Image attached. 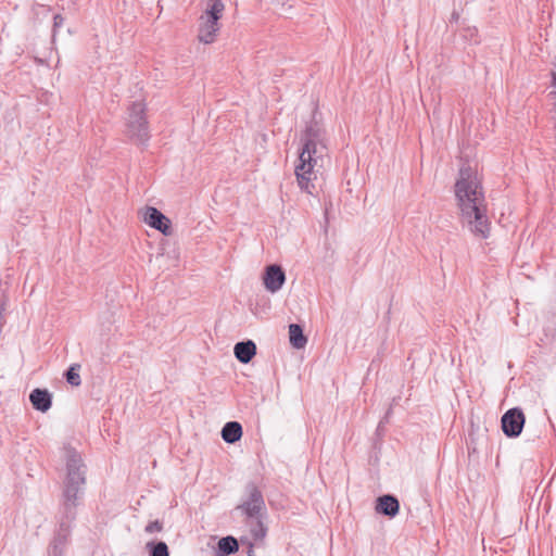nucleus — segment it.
Masks as SVG:
<instances>
[{
  "label": "nucleus",
  "mask_w": 556,
  "mask_h": 556,
  "mask_svg": "<svg viewBox=\"0 0 556 556\" xmlns=\"http://www.w3.org/2000/svg\"><path fill=\"white\" fill-rule=\"evenodd\" d=\"M66 476L63 481L59 509L55 515L56 530L50 542L48 556H64L65 546L83 504L86 485V465L80 454L71 445L64 446Z\"/></svg>",
  "instance_id": "1"
},
{
  "label": "nucleus",
  "mask_w": 556,
  "mask_h": 556,
  "mask_svg": "<svg viewBox=\"0 0 556 556\" xmlns=\"http://www.w3.org/2000/svg\"><path fill=\"white\" fill-rule=\"evenodd\" d=\"M454 192L462 225L467 226L476 237L489 238L491 223L486 215L482 186L470 165L459 168Z\"/></svg>",
  "instance_id": "2"
},
{
  "label": "nucleus",
  "mask_w": 556,
  "mask_h": 556,
  "mask_svg": "<svg viewBox=\"0 0 556 556\" xmlns=\"http://www.w3.org/2000/svg\"><path fill=\"white\" fill-rule=\"evenodd\" d=\"M125 126V135L130 141L147 146L150 139V130L143 103L132 102L130 104Z\"/></svg>",
  "instance_id": "3"
},
{
  "label": "nucleus",
  "mask_w": 556,
  "mask_h": 556,
  "mask_svg": "<svg viewBox=\"0 0 556 556\" xmlns=\"http://www.w3.org/2000/svg\"><path fill=\"white\" fill-rule=\"evenodd\" d=\"M301 140L303 144L300 154L303 156L316 157L319 151L326 149V130L317 121V110L313 112L311 121L306 124Z\"/></svg>",
  "instance_id": "4"
},
{
  "label": "nucleus",
  "mask_w": 556,
  "mask_h": 556,
  "mask_svg": "<svg viewBox=\"0 0 556 556\" xmlns=\"http://www.w3.org/2000/svg\"><path fill=\"white\" fill-rule=\"evenodd\" d=\"M245 519L267 517V508L263 492L255 482L250 481L244 486L241 503L236 507Z\"/></svg>",
  "instance_id": "5"
},
{
  "label": "nucleus",
  "mask_w": 556,
  "mask_h": 556,
  "mask_svg": "<svg viewBox=\"0 0 556 556\" xmlns=\"http://www.w3.org/2000/svg\"><path fill=\"white\" fill-rule=\"evenodd\" d=\"M526 415L520 407L507 409L501 417V429L506 438H518L525 427Z\"/></svg>",
  "instance_id": "6"
},
{
  "label": "nucleus",
  "mask_w": 556,
  "mask_h": 556,
  "mask_svg": "<svg viewBox=\"0 0 556 556\" xmlns=\"http://www.w3.org/2000/svg\"><path fill=\"white\" fill-rule=\"evenodd\" d=\"M316 164V157L303 156L299 154V164L295 166L296 181L302 191L313 194L315 185L311 181L309 175Z\"/></svg>",
  "instance_id": "7"
},
{
  "label": "nucleus",
  "mask_w": 556,
  "mask_h": 556,
  "mask_svg": "<svg viewBox=\"0 0 556 556\" xmlns=\"http://www.w3.org/2000/svg\"><path fill=\"white\" fill-rule=\"evenodd\" d=\"M143 222L151 228L159 230L164 236L172 235V222L160 210L153 206H147L143 213Z\"/></svg>",
  "instance_id": "8"
},
{
  "label": "nucleus",
  "mask_w": 556,
  "mask_h": 556,
  "mask_svg": "<svg viewBox=\"0 0 556 556\" xmlns=\"http://www.w3.org/2000/svg\"><path fill=\"white\" fill-rule=\"evenodd\" d=\"M286 282L285 269L278 264L267 265L263 274V283L267 291L275 293L279 291Z\"/></svg>",
  "instance_id": "9"
},
{
  "label": "nucleus",
  "mask_w": 556,
  "mask_h": 556,
  "mask_svg": "<svg viewBox=\"0 0 556 556\" xmlns=\"http://www.w3.org/2000/svg\"><path fill=\"white\" fill-rule=\"evenodd\" d=\"M375 509L377 514L394 518L400 511V501L393 494H383L377 497Z\"/></svg>",
  "instance_id": "10"
},
{
  "label": "nucleus",
  "mask_w": 556,
  "mask_h": 556,
  "mask_svg": "<svg viewBox=\"0 0 556 556\" xmlns=\"http://www.w3.org/2000/svg\"><path fill=\"white\" fill-rule=\"evenodd\" d=\"M34 409L46 413L52 406V394L47 389L36 388L29 394Z\"/></svg>",
  "instance_id": "11"
},
{
  "label": "nucleus",
  "mask_w": 556,
  "mask_h": 556,
  "mask_svg": "<svg viewBox=\"0 0 556 556\" xmlns=\"http://www.w3.org/2000/svg\"><path fill=\"white\" fill-rule=\"evenodd\" d=\"M256 344L254 341L248 339L243 341H239L233 346L235 357L241 364H249L253 357L256 355Z\"/></svg>",
  "instance_id": "12"
},
{
  "label": "nucleus",
  "mask_w": 556,
  "mask_h": 556,
  "mask_svg": "<svg viewBox=\"0 0 556 556\" xmlns=\"http://www.w3.org/2000/svg\"><path fill=\"white\" fill-rule=\"evenodd\" d=\"M243 428L239 421H228L220 431L222 439L228 444H235L241 440Z\"/></svg>",
  "instance_id": "13"
},
{
  "label": "nucleus",
  "mask_w": 556,
  "mask_h": 556,
  "mask_svg": "<svg viewBox=\"0 0 556 556\" xmlns=\"http://www.w3.org/2000/svg\"><path fill=\"white\" fill-rule=\"evenodd\" d=\"M289 341L293 349L301 350L307 344V337L304 333L303 326L300 324L289 325Z\"/></svg>",
  "instance_id": "14"
},
{
  "label": "nucleus",
  "mask_w": 556,
  "mask_h": 556,
  "mask_svg": "<svg viewBox=\"0 0 556 556\" xmlns=\"http://www.w3.org/2000/svg\"><path fill=\"white\" fill-rule=\"evenodd\" d=\"M218 30L219 23L216 21L212 23V20L206 18L205 22L199 27L198 38L201 42L211 43L214 41Z\"/></svg>",
  "instance_id": "15"
},
{
  "label": "nucleus",
  "mask_w": 556,
  "mask_h": 556,
  "mask_svg": "<svg viewBox=\"0 0 556 556\" xmlns=\"http://www.w3.org/2000/svg\"><path fill=\"white\" fill-rule=\"evenodd\" d=\"M239 551V542L232 535L222 538L217 543V555L229 556Z\"/></svg>",
  "instance_id": "16"
},
{
  "label": "nucleus",
  "mask_w": 556,
  "mask_h": 556,
  "mask_svg": "<svg viewBox=\"0 0 556 556\" xmlns=\"http://www.w3.org/2000/svg\"><path fill=\"white\" fill-rule=\"evenodd\" d=\"M144 549L148 556H170L168 545L162 540H151L147 542Z\"/></svg>",
  "instance_id": "17"
},
{
  "label": "nucleus",
  "mask_w": 556,
  "mask_h": 556,
  "mask_svg": "<svg viewBox=\"0 0 556 556\" xmlns=\"http://www.w3.org/2000/svg\"><path fill=\"white\" fill-rule=\"evenodd\" d=\"M225 5L222 0H208L207 8L205 9V17L218 22L223 15Z\"/></svg>",
  "instance_id": "18"
},
{
  "label": "nucleus",
  "mask_w": 556,
  "mask_h": 556,
  "mask_svg": "<svg viewBox=\"0 0 556 556\" xmlns=\"http://www.w3.org/2000/svg\"><path fill=\"white\" fill-rule=\"evenodd\" d=\"M265 519L266 517L245 519L247 521H254V525L251 526L250 532L256 541L263 540L267 534V527L264 523Z\"/></svg>",
  "instance_id": "19"
},
{
  "label": "nucleus",
  "mask_w": 556,
  "mask_h": 556,
  "mask_svg": "<svg viewBox=\"0 0 556 556\" xmlns=\"http://www.w3.org/2000/svg\"><path fill=\"white\" fill-rule=\"evenodd\" d=\"M80 365L72 364L65 371L64 378L68 384L72 387H79L81 384V379L79 375Z\"/></svg>",
  "instance_id": "20"
},
{
  "label": "nucleus",
  "mask_w": 556,
  "mask_h": 556,
  "mask_svg": "<svg viewBox=\"0 0 556 556\" xmlns=\"http://www.w3.org/2000/svg\"><path fill=\"white\" fill-rule=\"evenodd\" d=\"M164 529L163 521L155 519L153 521L148 522V525L144 527V532L148 534H153L155 532H161Z\"/></svg>",
  "instance_id": "21"
},
{
  "label": "nucleus",
  "mask_w": 556,
  "mask_h": 556,
  "mask_svg": "<svg viewBox=\"0 0 556 556\" xmlns=\"http://www.w3.org/2000/svg\"><path fill=\"white\" fill-rule=\"evenodd\" d=\"M466 39L470 40L473 43H479L478 39V29L477 27H467L464 29V35Z\"/></svg>",
  "instance_id": "22"
},
{
  "label": "nucleus",
  "mask_w": 556,
  "mask_h": 556,
  "mask_svg": "<svg viewBox=\"0 0 556 556\" xmlns=\"http://www.w3.org/2000/svg\"><path fill=\"white\" fill-rule=\"evenodd\" d=\"M64 17L61 14H55L53 16V27H52V34L55 36L58 29L63 25Z\"/></svg>",
  "instance_id": "23"
},
{
  "label": "nucleus",
  "mask_w": 556,
  "mask_h": 556,
  "mask_svg": "<svg viewBox=\"0 0 556 556\" xmlns=\"http://www.w3.org/2000/svg\"><path fill=\"white\" fill-rule=\"evenodd\" d=\"M247 555L248 556H256L255 555V552H254V544L249 542V546H248V551H247Z\"/></svg>",
  "instance_id": "24"
},
{
  "label": "nucleus",
  "mask_w": 556,
  "mask_h": 556,
  "mask_svg": "<svg viewBox=\"0 0 556 556\" xmlns=\"http://www.w3.org/2000/svg\"><path fill=\"white\" fill-rule=\"evenodd\" d=\"M459 20V13L457 11H453L451 15V23H457Z\"/></svg>",
  "instance_id": "25"
},
{
  "label": "nucleus",
  "mask_w": 556,
  "mask_h": 556,
  "mask_svg": "<svg viewBox=\"0 0 556 556\" xmlns=\"http://www.w3.org/2000/svg\"><path fill=\"white\" fill-rule=\"evenodd\" d=\"M382 431H383V420H381V421L378 424V427H377V429H376V434H377V435H381Z\"/></svg>",
  "instance_id": "26"
},
{
  "label": "nucleus",
  "mask_w": 556,
  "mask_h": 556,
  "mask_svg": "<svg viewBox=\"0 0 556 556\" xmlns=\"http://www.w3.org/2000/svg\"><path fill=\"white\" fill-rule=\"evenodd\" d=\"M390 413H391V408H390V409L387 412V414L384 415V419H386V420L388 419V417H389Z\"/></svg>",
  "instance_id": "27"
}]
</instances>
